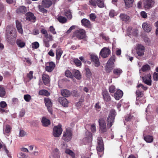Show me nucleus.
Here are the masks:
<instances>
[{
	"label": "nucleus",
	"mask_w": 158,
	"mask_h": 158,
	"mask_svg": "<svg viewBox=\"0 0 158 158\" xmlns=\"http://www.w3.org/2000/svg\"><path fill=\"white\" fill-rule=\"evenodd\" d=\"M116 114L114 110L112 109L110 110L106 120L107 126L109 128H110L113 125Z\"/></svg>",
	"instance_id": "1"
},
{
	"label": "nucleus",
	"mask_w": 158,
	"mask_h": 158,
	"mask_svg": "<svg viewBox=\"0 0 158 158\" xmlns=\"http://www.w3.org/2000/svg\"><path fill=\"white\" fill-rule=\"evenodd\" d=\"M75 37H77L79 40L84 39L86 37V32L84 30L82 29L76 30L73 33L72 38Z\"/></svg>",
	"instance_id": "2"
},
{
	"label": "nucleus",
	"mask_w": 158,
	"mask_h": 158,
	"mask_svg": "<svg viewBox=\"0 0 158 158\" xmlns=\"http://www.w3.org/2000/svg\"><path fill=\"white\" fill-rule=\"evenodd\" d=\"M136 101L141 103H144L146 102L144 95L143 92L138 89L136 91Z\"/></svg>",
	"instance_id": "3"
},
{
	"label": "nucleus",
	"mask_w": 158,
	"mask_h": 158,
	"mask_svg": "<svg viewBox=\"0 0 158 158\" xmlns=\"http://www.w3.org/2000/svg\"><path fill=\"white\" fill-rule=\"evenodd\" d=\"M135 50L138 55L139 56H142L144 54L145 49V47L141 44L136 45Z\"/></svg>",
	"instance_id": "4"
},
{
	"label": "nucleus",
	"mask_w": 158,
	"mask_h": 158,
	"mask_svg": "<svg viewBox=\"0 0 158 158\" xmlns=\"http://www.w3.org/2000/svg\"><path fill=\"white\" fill-rule=\"evenodd\" d=\"M99 126V128L101 131L102 132H105L107 131L106 121L103 118H100L98 121Z\"/></svg>",
	"instance_id": "5"
},
{
	"label": "nucleus",
	"mask_w": 158,
	"mask_h": 158,
	"mask_svg": "<svg viewBox=\"0 0 158 158\" xmlns=\"http://www.w3.org/2000/svg\"><path fill=\"white\" fill-rule=\"evenodd\" d=\"M62 131L61 126L60 125H59L54 127L53 135L54 137H59L61 134Z\"/></svg>",
	"instance_id": "6"
},
{
	"label": "nucleus",
	"mask_w": 158,
	"mask_h": 158,
	"mask_svg": "<svg viewBox=\"0 0 158 158\" xmlns=\"http://www.w3.org/2000/svg\"><path fill=\"white\" fill-rule=\"evenodd\" d=\"M44 101L48 112L51 114H52V103L51 99L48 98H44Z\"/></svg>",
	"instance_id": "7"
},
{
	"label": "nucleus",
	"mask_w": 158,
	"mask_h": 158,
	"mask_svg": "<svg viewBox=\"0 0 158 158\" xmlns=\"http://www.w3.org/2000/svg\"><path fill=\"white\" fill-rule=\"evenodd\" d=\"M72 134L69 130H66L65 132H64L62 139L66 142L70 141L72 138Z\"/></svg>",
	"instance_id": "8"
},
{
	"label": "nucleus",
	"mask_w": 158,
	"mask_h": 158,
	"mask_svg": "<svg viewBox=\"0 0 158 158\" xmlns=\"http://www.w3.org/2000/svg\"><path fill=\"white\" fill-rule=\"evenodd\" d=\"M97 140V151L99 152H102L104 150V144L102 139L101 137H98Z\"/></svg>",
	"instance_id": "9"
},
{
	"label": "nucleus",
	"mask_w": 158,
	"mask_h": 158,
	"mask_svg": "<svg viewBox=\"0 0 158 158\" xmlns=\"http://www.w3.org/2000/svg\"><path fill=\"white\" fill-rule=\"evenodd\" d=\"M110 53V50L108 48L104 47L101 49L100 54L103 58L108 57Z\"/></svg>",
	"instance_id": "10"
},
{
	"label": "nucleus",
	"mask_w": 158,
	"mask_h": 158,
	"mask_svg": "<svg viewBox=\"0 0 158 158\" xmlns=\"http://www.w3.org/2000/svg\"><path fill=\"white\" fill-rule=\"evenodd\" d=\"M91 61L94 63V66L98 67L100 65V62L98 56L95 54H92L90 55Z\"/></svg>",
	"instance_id": "11"
},
{
	"label": "nucleus",
	"mask_w": 158,
	"mask_h": 158,
	"mask_svg": "<svg viewBox=\"0 0 158 158\" xmlns=\"http://www.w3.org/2000/svg\"><path fill=\"white\" fill-rule=\"evenodd\" d=\"M58 101L63 106L67 107L68 106L69 102L65 98L62 97H59L58 99Z\"/></svg>",
	"instance_id": "12"
},
{
	"label": "nucleus",
	"mask_w": 158,
	"mask_h": 158,
	"mask_svg": "<svg viewBox=\"0 0 158 158\" xmlns=\"http://www.w3.org/2000/svg\"><path fill=\"white\" fill-rule=\"evenodd\" d=\"M6 34L8 38H15L16 36V31L14 28H10L9 30L7 29Z\"/></svg>",
	"instance_id": "13"
},
{
	"label": "nucleus",
	"mask_w": 158,
	"mask_h": 158,
	"mask_svg": "<svg viewBox=\"0 0 158 158\" xmlns=\"http://www.w3.org/2000/svg\"><path fill=\"white\" fill-rule=\"evenodd\" d=\"M144 8L145 9H149L152 7L154 2L153 0H143Z\"/></svg>",
	"instance_id": "14"
},
{
	"label": "nucleus",
	"mask_w": 158,
	"mask_h": 158,
	"mask_svg": "<svg viewBox=\"0 0 158 158\" xmlns=\"http://www.w3.org/2000/svg\"><path fill=\"white\" fill-rule=\"evenodd\" d=\"M81 22L82 25L87 28H91L92 25L90 21L86 19H83L81 20Z\"/></svg>",
	"instance_id": "15"
},
{
	"label": "nucleus",
	"mask_w": 158,
	"mask_h": 158,
	"mask_svg": "<svg viewBox=\"0 0 158 158\" xmlns=\"http://www.w3.org/2000/svg\"><path fill=\"white\" fill-rule=\"evenodd\" d=\"M26 19L27 20L29 21L32 20L33 22H35L36 18L33 13L31 12H27L26 13Z\"/></svg>",
	"instance_id": "16"
},
{
	"label": "nucleus",
	"mask_w": 158,
	"mask_h": 158,
	"mask_svg": "<svg viewBox=\"0 0 158 158\" xmlns=\"http://www.w3.org/2000/svg\"><path fill=\"white\" fill-rule=\"evenodd\" d=\"M102 95L104 100L105 102H108L111 100L110 96L106 91H104L102 93Z\"/></svg>",
	"instance_id": "17"
},
{
	"label": "nucleus",
	"mask_w": 158,
	"mask_h": 158,
	"mask_svg": "<svg viewBox=\"0 0 158 158\" xmlns=\"http://www.w3.org/2000/svg\"><path fill=\"white\" fill-rule=\"evenodd\" d=\"M142 27L145 31L148 33L151 31L152 26L150 24H148L147 23L145 22L143 24Z\"/></svg>",
	"instance_id": "18"
},
{
	"label": "nucleus",
	"mask_w": 158,
	"mask_h": 158,
	"mask_svg": "<svg viewBox=\"0 0 158 158\" xmlns=\"http://www.w3.org/2000/svg\"><path fill=\"white\" fill-rule=\"evenodd\" d=\"M123 72L122 70L120 68H116L113 69V76L115 78H117L119 77Z\"/></svg>",
	"instance_id": "19"
},
{
	"label": "nucleus",
	"mask_w": 158,
	"mask_h": 158,
	"mask_svg": "<svg viewBox=\"0 0 158 158\" xmlns=\"http://www.w3.org/2000/svg\"><path fill=\"white\" fill-rule=\"evenodd\" d=\"M123 93L120 89H118L114 94V97L117 100H119L123 96Z\"/></svg>",
	"instance_id": "20"
},
{
	"label": "nucleus",
	"mask_w": 158,
	"mask_h": 158,
	"mask_svg": "<svg viewBox=\"0 0 158 158\" xmlns=\"http://www.w3.org/2000/svg\"><path fill=\"white\" fill-rule=\"evenodd\" d=\"M61 94L64 97L68 98L71 94V92L67 89H62L61 90Z\"/></svg>",
	"instance_id": "21"
},
{
	"label": "nucleus",
	"mask_w": 158,
	"mask_h": 158,
	"mask_svg": "<svg viewBox=\"0 0 158 158\" xmlns=\"http://www.w3.org/2000/svg\"><path fill=\"white\" fill-rule=\"evenodd\" d=\"M41 122L42 125L44 127H47L48 126L51 124L50 120L47 119L45 117H43L41 119Z\"/></svg>",
	"instance_id": "22"
},
{
	"label": "nucleus",
	"mask_w": 158,
	"mask_h": 158,
	"mask_svg": "<svg viewBox=\"0 0 158 158\" xmlns=\"http://www.w3.org/2000/svg\"><path fill=\"white\" fill-rule=\"evenodd\" d=\"M42 4L44 8H49L52 4V2L50 0H43L42 2Z\"/></svg>",
	"instance_id": "23"
},
{
	"label": "nucleus",
	"mask_w": 158,
	"mask_h": 158,
	"mask_svg": "<svg viewBox=\"0 0 158 158\" xmlns=\"http://www.w3.org/2000/svg\"><path fill=\"white\" fill-rule=\"evenodd\" d=\"M49 66L45 67V70L46 71L50 72H52L54 69L55 67V63L53 62H50L49 63Z\"/></svg>",
	"instance_id": "24"
},
{
	"label": "nucleus",
	"mask_w": 158,
	"mask_h": 158,
	"mask_svg": "<svg viewBox=\"0 0 158 158\" xmlns=\"http://www.w3.org/2000/svg\"><path fill=\"white\" fill-rule=\"evenodd\" d=\"M42 80L44 85H46L50 82V78L49 76L45 74H43L42 77Z\"/></svg>",
	"instance_id": "25"
},
{
	"label": "nucleus",
	"mask_w": 158,
	"mask_h": 158,
	"mask_svg": "<svg viewBox=\"0 0 158 158\" xmlns=\"http://www.w3.org/2000/svg\"><path fill=\"white\" fill-rule=\"evenodd\" d=\"M144 82L148 85H152V81L151 76L149 75L143 78Z\"/></svg>",
	"instance_id": "26"
},
{
	"label": "nucleus",
	"mask_w": 158,
	"mask_h": 158,
	"mask_svg": "<svg viewBox=\"0 0 158 158\" xmlns=\"http://www.w3.org/2000/svg\"><path fill=\"white\" fill-rule=\"evenodd\" d=\"M63 52V51L60 48H58L56 49V59L59 60Z\"/></svg>",
	"instance_id": "27"
},
{
	"label": "nucleus",
	"mask_w": 158,
	"mask_h": 158,
	"mask_svg": "<svg viewBox=\"0 0 158 158\" xmlns=\"http://www.w3.org/2000/svg\"><path fill=\"white\" fill-rule=\"evenodd\" d=\"M73 76L77 79L80 80L81 78V75L79 70L74 69L73 70Z\"/></svg>",
	"instance_id": "28"
},
{
	"label": "nucleus",
	"mask_w": 158,
	"mask_h": 158,
	"mask_svg": "<svg viewBox=\"0 0 158 158\" xmlns=\"http://www.w3.org/2000/svg\"><path fill=\"white\" fill-rule=\"evenodd\" d=\"M97 6L100 8H103L106 6L104 4V0H96Z\"/></svg>",
	"instance_id": "29"
},
{
	"label": "nucleus",
	"mask_w": 158,
	"mask_h": 158,
	"mask_svg": "<svg viewBox=\"0 0 158 158\" xmlns=\"http://www.w3.org/2000/svg\"><path fill=\"white\" fill-rule=\"evenodd\" d=\"M124 2L126 8H129L132 6L134 0H124Z\"/></svg>",
	"instance_id": "30"
},
{
	"label": "nucleus",
	"mask_w": 158,
	"mask_h": 158,
	"mask_svg": "<svg viewBox=\"0 0 158 158\" xmlns=\"http://www.w3.org/2000/svg\"><path fill=\"white\" fill-rule=\"evenodd\" d=\"M144 139L147 143H151L153 141V137L151 135H147L144 136Z\"/></svg>",
	"instance_id": "31"
},
{
	"label": "nucleus",
	"mask_w": 158,
	"mask_h": 158,
	"mask_svg": "<svg viewBox=\"0 0 158 158\" xmlns=\"http://www.w3.org/2000/svg\"><path fill=\"white\" fill-rule=\"evenodd\" d=\"M88 133L89 135L84 139V140L86 143L91 142L92 140V134L89 132Z\"/></svg>",
	"instance_id": "32"
},
{
	"label": "nucleus",
	"mask_w": 158,
	"mask_h": 158,
	"mask_svg": "<svg viewBox=\"0 0 158 158\" xmlns=\"http://www.w3.org/2000/svg\"><path fill=\"white\" fill-rule=\"evenodd\" d=\"M120 17L121 19L123 21L127 22L129 20L130 17L124 14H121L120 15Z\"/></svg>",
	"instance_id": "33"
},
{
	"label": "nucleus",
	"mask_w": 158,
	"mask_h": 158,
	"mask_svg": "<svg viewBox=\"0 0 158 158\" xmlns=\"http://www.w3.org/2000/svg\"><path fill=\"white\" fill-rule=\"evenodd\" d=\"M39 94L41 95H44L45 96H49L50 94L47 90L45 89H42L39 91Z\"/></svg>",
	"instance_id": "34"
},
{
	"label": "nucleus",
	"mask_w": 158,
	"mask_h": 158,
	"mask_svg": "<svg viewBox=\"0 0 158 158\" xmlns=\"http://www.w3.org/2000/svg\"><path fill=\"white\" fill-rule=\"evenodd\" d=\"M58 21L61 23H64L66 22L67 19L64 17L59 16L57 18Z\"/></svg>",
	"instance_id": "35"
},
{
	"label": "nucleus",
	"mask_w": 158,
	"mask_h": 158,
	"mask_svg": "<svg viewBox=\"0 0 158 158\" xmlns=\"http://www.w3.org/2000/svg\"><path fill=\"white\" fill-rule=\"evenodd\" d=\"M116 59L115 56L114 55H112L110 58L107 62V64L110 65H113L114 64Z\"/></svg>",
	"instance_id": "36"
},
{
	"label": "nucleus",
	"mask_w": 158,
	"mask_h": 158,
	"mask_svg": "<svg viewBox=\"0 0 158 158\" xmlns=\"http://www.w3.org/2000/svg\"><path fill=\"white\" fill-rule=\"evenodd\" d=\"M113 66L107 64L105 70L106 72L107 73H110L112 70L113 68Z\"/></svg>",
	"instance_id": "37"
},
{
	"label": "nucleus",
	"mask_w": 158,
	"mask_h": 158,
	"mask_svg": "<svg viewBox=\"0 0 158 158\" xmlns=\"http://www.w3.org/2000/svg\"><path fill=\"white\" fill-rule=\"evenodd\" d=\"M133 119H134V117L131 114H127L125 117V119L127 122L130 121Z\"/></svg>",
	"instance_id": "38"
},
{
	"label": "nucleus",
	"mask_w": 158,
	"mask_h": 158,
	"mask_svg": "<svg viewBox=\"0 0 158 158\" xmlns=\"http://www.w3.org/2000/svg\"><path fill=\"white\" fill-rule=\"evenodd\" d=\"M65 152L67 154L73 158L75 157V154L71 150L66 149L65 150Z\"/></svg>",
	"instance_id": "39"
},
{
	"label": "nucleus",
	"mask_w": 158,
	"mask_h": 158,
	"mask_svg": "<svg viewBox=\"0 0 158 158\" xmlns=\"http://www.w3.org/2000/svg\"><path fill=\"white\" fill-rule=\"evenodd\" d=\"M44 8V7L43 6L41 5H38V8L39 11L44 14H46L48 12V10Z\"/></svg>",
	"instance_id": "40"
},
{
	"label": "nucleus",
	"mask_w": 158,
	"mask_h": 158,
	"mask_svg": "<svg viewBox=\"0 0 158 158\" xmlns=\"http://www.w3.org/2000/svg\"><path fill=\"white\" fill-rule=\"evenodd\" d=\"M6 91L4 88L2 86H0V96L3 97L5 96Z\"/></svg>",
	"instance_id": "41"
},
{
	"label": "nucleus",
	"mask_w": 158,
	"mask_h": 158,
	"mask_svg": "<svg viewBox=\"0 0 158 158\" xmlns=\"http://www.w3.org/2000/svg\"><path fill=\"white\" fill-rule=\"evenodd\" d=\"M73 62L77 66H81V63L80 60L77 58L74 59Z\"/></svg>",
	"instance_id": "42"
},
{
	"label": "nucleus",
	"mask_w": 158,
	"mask_h": 158,
	"mask_svg": "<svg viewBox=\"0 0 158 158\" xmlns=\"http://www.w3.org/2000/svg\"><path fill=\"white\" fill-rule=\"evenodd\" d=\"M89 5L92 6L94 7L97 6L96 0H90L88 3Z\"/></svg>",
	"instance_id": "43"
},
{
	"label": "nucleus",
	"mask_w": 158,
	"mask_h": 158,
	"mask_svg": "<svg viewBox=\"0 0 158 158\" xmlns=\"http://www.w3.org/2000/svg\"><path fill=\"white\" fill-rule=\"evenodd\" d=\"M150 69V67L148 64L144 65L141 68V70L143 72H145Z\"/></svg>",
	"instance_id": "44"
},
{
	"label": "nucleus",
	"mask_w": 158,
	"mask_h": 158,
	"mask_svg": "<svg viewBox=\"0 0 158 158\" xmlns=\"http://www.w3.org/2000/svg\"><path fill=\"white\" fill-rule=\"evenodd\" d=\"M27 10L26 7L24 6H20V13L24 14L27 12Z\"/></svg>",
	"instance_id": "45"
},
{
	"label": "nucleus",
	"mask_w": 158,
	"mask_h": 158,
	"mask_svg": "<svg viewBox=\"0 0 158 158\" xmlns=\"http://www.w3.org/2000/svg\"><path fill=\"white\" fill-rule=\"evenodd\" d=\"M24 99L27 102H29L31 99V96L28 94L24 95Z\"/></svg>",
	"instance_id": "46"
},
{
	"label": "nucleus",
	"mask_w": 158,
	"mask_h": 158,
	"mask_svg": "<svg viewBox=\"0 0 158 158\" xmlns=\"http://www.w3.org/2000/svg\"><path fill=\"white\" fill-rule=\"evenodd\" d=\"M115 90L116 88L115 86L113 85L110 86L109 88V91L110 93H114L115 91Z\"/></svg>",
	"instance_id": "47"
},
{
	"label": "nucleus",
	"mask_w": 158,
	"mask_h": 158,
	"mask_svg": "<svg viewBox=\"0 0 158 158\" xmlns=\"http://www.w3.org/2000/svg\"><path fill=\"white\" fill-rule=\"evenodd\" d=\"M64 15L69 19H71L72 18L71 12L70 11H67L64 12Z\"/></svg>",
	"instance_id": "48"
},
{
	"label": "nucleus",
	"mask_w": 158,
	"mask_h": 158,
	"mask_svg": "<svg viewBox=\"0 0 158 158\" xmlns=\"http://www.w3.org/2000/svg\"><path fill=\"white\" fill-rule=\"evenodd\" d=\"M89 18L93 22L95 21L96 19V17L95 14L94 13L90 14L89 15Z\"/></svg>",
	"instance_id": "49"
},
{
	"label": "nucleus",
	"mask_w": 158,
	"mask_h": 158,
	"mask_svg": "<svg viewBox=\"0 0 158 158\" xmlns=\"http://www.w3.org/2000/svg\"><path fill=\"white\" fill-rule=\"evenodd\" d=\"M65 75L67 77L72 78L73 77V75L71 72L69 70H67L65 72Z\"/></svg>",
	"instance_id": "50"
},
{
	"label": "nucleus",
	"mask_w": 158,
	"mask_h": 158,
	"mask_svg": "<svg viewBox=\"0 0 158 158\" xmlns=\"http://www.w3.org/2000/svg\"><path fill=\"white\" fill-rule=\"evenodd\" d=\"M39 44L37 42H35L32 44V48L34 49H37L39 47Z\"/></svg>",
	"instance_id": "51"
},
{
	"label": "nucleus",
	"mask_w": 158,
	"mask_h": 158,
	"mask_svg": "<svg viewBox=\"0 0 158 158\" xmlns=\"http://www.w3.org/2000/svg\"><path fill=\"white\" fill-rule=\"evenodd\" d=\"M86 74L87 77H88L91 76L92 75L91 73L90 69L88 68L85 69Z\"/></svg>",
	"instance_id": "52"
},
{
	"label": "nucleus",
	"mask_w": 158,
	"mask_h": 158,
	"mask_svg": "<svg viewBox=\"0 0 158 158\" xmlns=\"http://www.w3.org/2000/svg\"><path fill=\"white\" fill-rule=\"evenodd\" d=\"M49 31L52 34L55 35L56 34V32L55 31V28L53 26H50L49 27Z\"/></svg>",
	"instance_id": "53"
},
{
	"label": "nucleus",
	"mask_w": 158,
	"mask_h": 158,
	"mask_svg": "<svg viewBox=\"0 0 158 158\" xmlns=\"http://www.w3.org/2000/svg\"><path fill=\"white\" fill-rule=\"evenodd\" d=\"M11 129V128L9 125H6L5 129V132L6 133H9L10 132Z\"/></svg>",
	"instance_id": "54"
},
{
	"label": "nucleus",
	"mask_w": 158,
	"mask_h": 158,
	"mask_svg": "<svg viewBox=\"0 0 158 158\" xmlns=\"http://www.w3.org/2000/svg\"><path fill=\"white\" fill-rule=\"evenodd\" d=\"M22 60L24 62L27 63L29 65H30L31 64V60L28 58H23Z\"/></svg>",
	"instance_id": "55"
},
{
	"label": "nucleus",
	"mask_w": 158,
	"mask_h": 158,
	"mask_svg": "<svg viewBox=\"0 0 158 158\" xmlns=\"http://www.w3.org/2000/svg\"><path fill=\"white\" fill-rule=\"evenodd\" d=\"M44 37L47 39L48 40V41H52L53 40V36L52 35H49L48 34L47 35H44Z\"/></svg>",
	"instance_id": "56"
},
{
	"label": "nucleus",
	"mask_w": 158,
	"mask_h": 158,
	"mask_svg": "<svg viewBox=\"0 0 158 158\" xmlns=\"http://www.w3.org/2000/svg\"><path fill=\"white\" fill-rule=\"evenodd\" d=\"M7 106V104L5 102L2 101L0 102V108H5Z\"/></svg>",
	"instance_id": "57"
},
{
	"label": "nucleus",
	"mask_w": 158,
	"mask_h": 158,
	"mask_svg": "<svg viewBox=\"0 0 158 158\" xmlns=\"http://www.w3.org/2000/svg\"><path fill=\"white\" fill-rule=\"evenodd\" d=\"M95 108L98 111H100L101 108V106L100 105V102H98L95 104Z\"/></svg>",
	"instance_id": "58"
},
{
	"label": "nucleus",
	"mask_w": 158,
	"mask_h": 158,
	"mask_svg": "<svg viewBox=\"0 0 158 158\" xmlns=\"http://www.w3.org/2000/svg\"><path fill=\"white\" fill-rule=\"evenodd\" d=\"M33 71H30L29 73L27 74V76L29 79L31 80L33 78Z\"/></svg>",
	"instance_id": "59"
},
{
	"label": "nucleus",
	"mask_w": 158,
	"mask_h": 158,
	"mask_svg": "<svg viewBox=\"0 0 158 158\" xmlns=\"http://www.w3.org/2000/svg\"><path fill=\"white\" fill-rule=\"evenodd\" d=\"M137 87L138 88H139V87H141V88L145 91H146L148 89V87L147 86H145L141 84H140L138 85L137 86Z\"/></svg>",
	"instance_id": "60"
},
{
	"label": "nucleus",
	"mask_w": 158,
	"mask_h": 158,
	"mask_svg": "<svg viewBox=\"0 0 158 158\" xmlns=\"http://www.w3.org/2000/svg\"><path fill=\"white\" fill-rule=\"evenodd\" d=\"M49 41L47 40H44V45L45 47L48 48L50 46L49 44Z\"/></svg>",
	"instance_id": "61"
},
{
	"label": "nucleus",
	"mask_w": 158,
	"mask_h": 158,
	"mask_svg": "<svg viewBox=\"0 0 158 158\" xmlns=\"http://www.w3.org/2000/svg\"><path fill=\"white\" fill-rule=\"evenodd\" d=\"M140 15L143 18H146L147 17L146 13L144 11H142L141 12Z\"/></svg>",
	"instance_id": "62"
},
{
	"label": "nucleus",
	"mask_w": 158,
	"mask_h": 158,
	"mask_svg": "<svg viewBox=\"0 0 158 158\" xmlns=\"http://www.w3.org/2000/svg\"><path fill=\"white\" fill-rule=\"evenodd\" d=\"M115 12L114 10H111L110 11L109 15L110 17H113L115 15Z\"/></svg>",
	"instance_id": "63"
},
{
	"label": "nucleus",
	"mask_w": 158,
	"mask_h": 158,
	"mask_svg": "<svg viewBox=\"0 0 158 158\" xmlns=\"http://www.w3.org/2000/svg\"><path fill=\"white\" fill-rule=\"evenodd\" d=\"M153 77L154 81L158 80V73L155 72L153 74Z\"/></svg>",
	"instance_id": "64"
}]
</instances>
